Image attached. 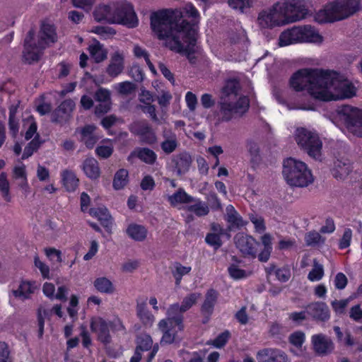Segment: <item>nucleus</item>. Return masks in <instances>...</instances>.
<instances>
[{"label":"nucleus","mask_w":362,"mask_h":362,"mask_svg":"<svg viewBox=\"0 0 362 362\" xmlns=\"http://www.w3.org/2000/svg\"><path fill=\"white\" fill-rule=\"evenodd\" d=\"M109 5H100L94 11L93 16L97 21H105L107 23H114L118 21L115 16L108 14Z\"/></svg>","instance_id":"obj_40"},{"label":"nucleus","mask_w":362,"mask_h":362,"mask_svg":"<svg viewBox=\"0 0 362 362\" xmlns=\"http://www.w3.org/2000/svg\"><path fill=\"white\" fill-rule=\"evenodd\" d=\"M131 129L134 134L141 136L146 143L153 144L156 141L155 133L145 121L134 122Z\"/></svg>","instance_id":"obj_23"},{"label":"nucleus","mask_w":362,"mask_h":362,"mask_svg":"<svg viewBox=\"0 0 362 362\" xmlns=\"http://www.w3.org/2000/svg\"><path fill=\"white\" fill-rule=\"evenodd\" d=\"M164 198L173 207L181 209L182 206L188 204L189 202L192 200V197L188 194L182 188H179L173 194L165 193Z\"/></svg>","instance_id":"obj_22"},{"label":"nucleus","mask_w":362,"mask_h":362,"mask_svg":"<svg viewBox=\"0 0 362 362\" xmlns=\"http://www.w3.org/2000/svg\"><path fill=\"white\" fill-rule=\"evenodd\" d=\"M0 191L2 197L6 202H11V197L10 196V185L7 179V175L5 173L0 174Z\"/></svg>","instance_id":"obj_49"},{"label":"nucleus","mask_w":362,"mask_h":362,"mask_svg":"<svg viewBox=\"0 0 362 362\" xmlns=\"http://www.w3.org/2000/svg\"><path fill=\"white\" fill-rule=\"evenodd\" d=\"M258 362H287L288 356L284 351L278 349L267 348L257 351Z\"/></svg>","instance_id":"obj_19"},{"label":"nucleus","mask_w":362,"mask_h":362,"mask_svg":"<svg viewBox=\"0 0 362 362\" xmlns=\"http://www.w3.org/2000/svg\"><path fill=\"white\" fill-rule=\"evenodd\" d=\"M324 275L323 266L314 261L313 269L309 272L308 279L311 281H320Z\"/></svg>","instance_id":"obj_52"},{"label":"nucleus","mask_w":362,"mask_h":362,"mask_svg":"<svg viewBox=\"0 0 362 362\" xmlns=\"http://www.w3.org/2000/svg\"><path fill=\"white\" fill-rule=\"evenodd\" d=\"M361 1L362 0H334L315 14V21L323 23L346 18L361 9Z\"/></svg>","instance_id":"obj_6"},{"label":"nucleus","mask_w":362,"mask_h":362,"mask_svg":"<svg viewBox=\"0 0 362 362\" xmlns=\"http://www.w3.org/2000/svg\"><path fill=\"white\" fill-rule=\"evenodd\" d=\"M305 241L308 246H317L323 244L325 238L317 231H310L305 236Z\"/></svg>","instance_id":"obj_50"},{"label":"nucleus","mask_w":362,"mask_h":362,"mask_svg":"<svg viewBox=\"0 0 362 362\" xmlns=\"http://www.w3.org/2000/svg\"><path fill=\"white\" fill-rule=\"evenodd\" d=\"M308 315L320 321H327L330 317L327 305L324 303H314L307 307Z\"/></svg>","instance_id":"obj_25"},{"label":"nucleus","mask_w":362,"mask_h":362,"mask_svg":"<svg viewBox=\"0 0 362 362\" xmlns=\"http://www.w3.org/2000/svg\"><path fill=\"white\" fill-rule=\"evenodd\" d=\"M132 156H136L143 162L148 164H153L157 156L155 152L147 148H141L136 149L131 155Z\"/></svg>","instance_id":"obj_43"},{"label":"nucleus","mask_w":362,"mask_h":362,"mask_svg":"<svg viewBox=\"0 0 362 362\" xmlns=\"http://www.w3.org/2000/svg\"><path fill=\"white\" fill-rule=\"evenodd\" d=\"M257 23L262 28H272L288 24L279 2L262 10L258 15Z\"/></svg>","instance_id":"obj_10"},{"label":"nucleus","mask_w":362,"mask_h":362,"mask_svg":"<svg viewBox=\"0 0 362 362\" xmlns=\"http://www.w3.org/2000/svg\"><path fill=\"white\" fill-rule=\"evenodd\" d=\"M126 233L131 239L141 242L146 238L148 230L142 225L130 223L126 229Z\"/></svg>","instance_id":"obj_28"},{"label":"nucleus","mask_w":362,"mask_h":362,"mask_svg":"<svg viewBox=\"0 0 362 362\" xmlns=\"http://www.w3.org/2000/svg\"><path fill=\"white\" fill-rule=\"evenodd\" d=\"M90 329L98 335V339L107 343L110 340L109 324L100 317H94L90 320Z\"/></svg>","instance_id":"obj_21"},{"label":"nucleus","mask_w":362,"mask_h":362,"mask_svg":"<svg viewBox=\"0 0 362 362\" xmlns=\"http://www.w3.org/2000/svg\"><path fill=\"white\" fill-rule=\"evenodd\" d=\"M129 173L126 169L122 168L117 170L114 176L112 186L115 189H121L128 183Z\"/></svg>","instance_id":"obj_45"},{"label":"nucleus","mask_w":362,"mask_h":362,"mask_svg":"<svg viewBox=\"0 0 362 362\" xmlns=\"http://www.w3.org/2000/svg\"><path fill=\"white\" fill-rule=\"evenodd\" d=\"M75 103L71 100H66L63 101L58 108L52 114V120L62 122L66 120L73 111Z\"/></svg>","instance_id":"obj_26"},{"label":"nucleus","mask_w":362,"mask_h":362,"mask_svg":"<svg viewBox=\"0 0 362 362\" xmlns=\"http://www.w3.org/2000/svg\"><path fill=\"white\" fill-rule=\"evenodd\" d=\"M220 117L214 121L212 117H208L211 123L215 126L221 122H228L235 115H241L249 108V99L240 93V85L236 79L226 81L221 89L220 96Z\"/></svg>","instance_id":"obj_3"},{"label":"nucleus","mask_w":362,"mask_h":362,"mask_svg":"<svg viewBox=\"0 0 362 362\" xmlns=\"http://www.w3.org/2000/svg\"><path fill=\"white\" fill-rule=\"evenodd\" d=\"M93 125H87L81 129V141L88 148H93L99 139V136L95 133Z\"/></svg>","instance_id":"obj_34"},{"label":"nucleus","mask_w":362,"mask_h":362,"mask_svg":"<svg viewBox=\"0 0 362 362\" xmlns=\"http://www.w3.org/2000/svg\"><path fill=\"white\" fill-rule=\"evenodd\" d=\"M311 342L315 352L320 356L330 354L334 348L332 341L323 334L313 335Z\"/></svg>","instance_id":"obj_18"},{"label":"nucleus","mask_w":362,"mask_h":362,"mask_svg":"<svg viewBox=\"0 0 362 362\" xmlns=\"http://www.w3.org/2000/svg\"><path fill=\"white\" fill-rule=\"evenodd\" d=\"M34 264L37 268L43 279L49 278V267L45 262L41 261L37 255L34 257Z\"/></svg>","instance_id":"obj_58"},{"label":"nucleus","mask_w":362,"mask_h":362,"mask_svg":"<svg viewBox=\"0 0 362 362\" xmlns=\"http://www.w3.org/2000/svg\"><path fill=\"white\" fill-rule=\"evenodd\" d=\"M293 136L298 146L310 157L316 160L321 158L322 143L316 132L305 127H297Z\"/></svg>","instance_id":"obj_8"},{"label":"nucleus","mask_w":362,"mask_h":362,"mask_svg":"<svg viewBox=\"0 0 362 362\" xmlns=\"http://www.w3.org/2000/svg\"><path fill=\"white\" fill-rule=\"evenodd\" d=\"M58 36L54 25L42 23L39 34L37 43L42 48H46L57 41Z\"/></svg>","instance_id":"obj_20"},{"label":"nucleus","mask_w":362,"mask_h":362,"mask_svg":"<svg viewBox=\"0 0 362 362\" xmlns=\"http://www.w3.org/2000/svg\"><path fill=\"white\" fill-rule=\"evenodd\" d=\"M94 288L100 293L111 294L115 291L113 283L107 277L96 278L93 281Z\"/></svg>","instance_id":"obj_38"},{"label":"nucleus","mask_w":362,"mask_h":362,"mask_svg":"<svg viewBox=\"0 0 362 362\" xmlns=\"http://www.w3.org/2000/svg\"><path fill=\"white\" fill-rule=\"evenodd\" d=\"M137 346L136 349L141 353L144 351L149 350L153 344V341L149 335H141L137 339Z\"/></svg>","instance_id":"obj_55"},{"label":"nucleus","mask_w":362,"mask_h":362,"mask_svg":"<svg viewBox=\"0 0 362 362\" xmlns=\"http://www.w3.org/2000/svg\"><path fill=\"white\" fill-rule=\"evenodd\" d=\"M82 170L91 180H97L100 177V170L98 161L94 158H87L82 164Z\"/></svg>","instance_id":"obj_27"},{"label":"nucleus","mask_w":362,"mask_h":362,"mask_svg":"<svg viewBox=\"0 0 362 362\" xmlns=\"http://www.w3.org/2000/svg\"><path fill=\"white\" fill-rule=\"evenodd\" d=\"M188 211L194 213L197 216H206L209 212V208L206 203L192 197V200L186 206Z\"/></svg>","instance_id":"obj_32"},{"label":"nucleus","mask_w":362,"mask_h":362,"mask_svg":"<svg viewBox=\"0 0 362 362\" xmlns=\"http://www.w3.org/2000/svg\"><path fill=\"white\" fill-rule=\"evenodd\" d=\"M172 163L174 170L177 175H180L188 171L191 164V159L188 155L180 154L175 156Z\"/></svg>","instance_id":"obj_33"},{"label":"nucleus","mask_w":362,"mask_h":362,"mask_svg":"<svg viewBox=\"0 0 362 362\" xmlns=\"http://www.w3.org/2000/svg\"><path fill=\"white\" fill-rule=\"evenodd\" d=\"M124 67L125 54L123 51L116 50L110 55L106 73L109 76L116 78L123 72Z\"/></svg>","instance_id":"obj_17"},{"label":"nucleus","mask_w":362,"mask_h":362,"mask_svg":"<svg viewBox=\"0 0 362 362\" xmlns=\"http://www.w3.org/2000/svg\"><path fill=\"white\" fill-rule=\"evenodd\" d=\"M336 117L349 132L362 136V110L351 105H343L336 112Z\"/></svg>","instance_id":"obj_9"},{"label":"nucleus","mask_w":362,"mask_h":362,"mask_svg":"<svg viewBox=\"0 0 362 362\" xmlns=\"http://www.w3.org/2000/svg\"><path fill=\"white\" fill-rule=\"evenodd\" d=\"M13 178L18 181V187L22 191L27 194L30 191L29 185L27 179L26 167L23 163L15 165L12 170Z\"/></svg>","instance_id":"obj_24"},{"label":"nucleus","mask_w":362,"mask_h":362,"mask_svg":"<svg viewBox=\"0 0 362 362\" xmlns=\"http://www.w3.org/2000/svg\"><path fill=\"white\" fill-rule=\"evenodd\" d=\"M113 152V145L110 142H107L99 145L96 149V154L103 158L110 157Z\"/></svg>","instance_id":"obj_54"},{"label":"nucleus","mask_w":362,"mask_h":362,"mask_svg":"<svg viewBox=\"0 0 362 362\" xmlns=\"http://www.w3.org/2000/svg\"><path fill=\"white\" fill-rule=\"evenodd\" d=\"M40 142L39 140V135L35 136V138L25 146L23 153L22 155V159L25 160L30 157L34 152H35L40 147Z\"/></svg>","instance_id":"obj_51"},{"label":"nucleus","mask_w":362,"mask_h":362,"mask_svg":"<svg viewBox=\"0 0 362 362\" xmlns=\"http://www.w3.org/2000/svg\"><path fill=\"white\" fill-rule=\"evenodd\" d=\"M207 244L217 249L221 247L222 243L218 233H209L205 238Z\"/></svg>","instance_id":"obj_63"},{"label":"nucleus","mask_w":362,"mask_h":362,"mask_svg":"<svg viewBox=\"0 0 362 362\" xmlns=\"http://www.w3.org/2000/svg\"><path fill=\"white\" fill-rule=\"evenodd\" d=\"M136 315L145 325L151 326L155 321V317L148 310L145 301L138 302L136 305Z\"/></svg>","instance_id":"obj_30"},{"label":"nucleus","mask_w":362,"mask_h":362,"mask_svg":"<svg viewBox=\"0 0 362 362\" xmlns=\"http://www.w3.org/2000/svg\"><path fill=\"white\" fill-rule=\"evenodd\" d=\"M282 174L291 187H306L314 182V177L307 164L293 158L284 160Z\"/></svg>","instance_id":"obj_7"},{"label":"nucleus","mask_w":362,"mask_h":362,"mask_svg":"<svg viewBox=\"0 0 362 362\" xmlns=\"http://www.w3.org/2000/svg\"><path fill=\"white\" fill-rule=\"evenodd\" d=\"M226 219L233 227L240 228L247 224L232 205L226 207Z\"/></svg>","instance_id":"obj_41"},{"label":"nucleus","mask_w":362,"mask_h":362,"mask_svg":"<svg viewBox=\"0 0 362 362\" xmlns=\"http://www.w3.org/2000/svg\"><path fill=\"white\" fill-rule=\"evenodd\" d=\"M260 241L263 246V249L261 250L258 255L259 261L266 262L269 260L271 253L272 252V240L273 237L270 233H264L260 237Z\"/></svg>","instance_id":"obj_29"},{"label":"nucleus","mask_w":362,"mask_h":362,"mask_svg":"<svg viewBox=\"0 0 362 362\" xmlns=\"http://www.w3.org/2000/svg\"><path fill=\"white\" fill-rule=\"evenodd\" d=\"M325 70L301 69L296 71L289 80L290 86L296 91L306 90L314 99L319 100L317 92L322 91Z\"/></svg>","instance_id":"obj_5"},{"label":"nucleus","mask_w":362,"mask_h":362,"mask_svg":"<svg viewBox=\"0 0 362 362\" xmlns=\"http://www.w3.org/2000/svg\"><path fill=\"white\" fill-rule=\"evenodd\" d=\"M350 172V165L347 162L337 160L334 164L332 174L337 179H342Z\"/></svg>","instance_id":"obj_48"},{"label":"nucleus","mask_w":362,"mask_h":362,"mask_svg":"<svg viewBox=\"0 0 362 362\" xmlns=\"http://www.w3.org/2000/svg\"><path fill=\"white\" fill-rule=\"evenodd\" d=\"M45 253L51 261H55L59 263L62 262V252L55 248H45Z\"/></svg>","instance_id":"obj_62"},{"label":"nucleus","mask_w":362,"mask_h":362,"mask_svg":"<svg viewBox=\"0 0 362 362\" xmlns=\"http://www.w3.org/2000/svg\"><path fill=\"white\" fill-rule=\"evenodd\" d=\"M170 271L175 280L176 285L178 286L182 277L191 272L192 267L189 265H182L180 262H175L170 267Z\"/></svg>","instance_id":"obj_37"},{"label":"nucleus","mask_w":362,"mask_h":362,"mask_svg":"<svg viewBox=\"0 0 362 362\" xmlns=\"http://www.w3.org/2000/svg\"><path fill=\"white\" fill-rule=\"evenodd\" d=\"M234 241L237 248L243 255L255 257L258 243L251 235L240 233L235 236Z\"/></svg>","instance_id":"obj_14"},{"label":"nucleus","mask_w":362,"mask_h":362,"mask_svg":"<svg viewBox=\"0 0 362 362\" xmlns=\"http://www.w3.org/2000/svg\"><path fill=\"white\" fill-rule=\"evenodd\" d=\"M33 36L34 33L29 31L25 39L23 58L29 64L38 61L45 49V48L41 47L39 43L36 44L33 42Z\"/></svg>","instance_id":"obj_15"},{"label":"nucleus","mask_w":362,"mask_h":362,"mask_svg":"<svg viewBox=\"0 0 362 362\" xmlns=\"http://www.w3.org/2000/svg\"><path fill=\"white\" fill-rule=\"evenodd\" d=\"M183 13L188 17H199L197 9L191 3L181 9H163L151 16V27L153 34L170 50L185 55L191 62V55L196 51L197 29L182 19Z\"/></svg>","instance_id":"obj_1"},{"label":"nucleus","mask_w":362,"mask_h":362,"mask_svg":"<svg viewBox=\"0 0 362 362\" xmlns=\"http://www.w3.org/2000/svg\"><path fill=\"white\" fill-rule=\"evenodd\" d=\"M255 0H228L229 6L243 13L254 6Z\"/></svg>","instance_id":"obj_46"},{"label":"nucleus","mask_w":362,"mask_h":362,"mask_svg":"<svg viewBox=\"0 0 362 362\" xmlns=\"http://www.w3.org/2000/svg\"><path fill=\"white\" fill-rule=\"evenodd\" d=\"M163 137L165 140L160 144L162 150L168 154L173 153L178 145L176 135L171 132H164Z\"/></svg>","instance_id":"obj_39"},{"label":"nucleus","mask_w":362,"mask_h":362,"mask_svg":"<svg viewBox=\"0 0 362 362\" xmlns=\"http://www.w3.org/2000/svg\"><path fill=\"white\" fill-rule=\"evenodd\" d=\"M200 297V293H192L183 298L180 305L175 303L168 306L166 317L158 323V328L163 334L161 344H170L175 341L177 333L185 327L183 313L195 305Z\"/></svg>","instance_id":"obj_2"},{"label":"nucleus","mask_w":362,"mask_h":362,"mask_svg":"<svg viewBox=\"0 0 362 362\" xmlns=\"http://www.w3.org/2000/svg\"><path fill=\"white\" fill-rule=\"evenodd\" d=\"M350 302V298L342 300H334L332 301L331 305L334 313L341 315L345 313V310Z\"/></svg>","instance_id":"obj_56"},{"label":"nucleus","mask_w":362,"mask_h":362,"mask_svg":"<svg viewBox=\"0 0 362 362\" xmlns=\"http://www.w3.org/2000/svg\"><path fill=\"white\" fill-rule=\"evenodd\" d=\"M228 271L230 276L235 280L246 278L249 275V273L243 269H241L236 264H231L228 268Z\"/></svg>","instance_id":"obj_57"},{"label":"nucleus","mask_w":362,"mask_h":362,"mask_svg":"<svg viewBox=\"0 0 362 362\" xmlns=\"http://www.w3.org/2000/svg\"><path fill=\"white\" fill-rule=\"evenodd\" d=\"M218 298V293L211 289L206 294L204 302L202 307V311L205 315H211L214 310V305Z\"/></svg>","instance_id":"obj_42"},{"label":"nucleus","mask_w":362,"mask_h":362,"mask_svg":"<svg viewBox=\"0 0 362 362\" xmlns=\"http://www.w3.org/2000/svg\"><path fill=\"white\" fill-rule=\"evenodd\" d=\"M62 183L66 191L74 192L78 186L79 180L71 170H65L62 173Z\"/></svg>","instance_id":"obj_36"},{"label":"nucleus","mask_w":362,"mask_h":362,"mask_svg":"<svg viewBox=\"0 0 362 362\" xmlns=\"http://www.w3.org/2000/svg\"><path fill=\"white\" fill-rule=\"evenodd\" d=\"M299 43L322 44L324 38L319 31L310 25L296 26Z\"/></svg>","instance_id":"obj_16"},{"label":"nucleus","mask_w":362,"mask_h":362,"mask_svg":"<svg viewBox=\"0 0 362 362\" xmlns=\"http://www.w3.org/2000/svg\"><path fill=\"white\" fill-rule=\"evenodd\" d=\"M250 219L255 226V231L258 233H263L266 230L264 221L261 216L257 215H250Z\"/></svg>","instance_id":"obj_59"},{"label":"nucleus","mask_w":362,"mask_h":362,"mask_svg":"<svg viewBox=\"0 0 362 362\" xmlns=\"http://www.w3.org/2000/svg\"><path fill=\"white\" fill-rule=\"evenodd\" d=\"M296 26L283 31L279 37L278 45L279 47H286L291 45L298 44Z\"/></svg>","instance_id":"obj_31"},{"label":"nucleus","mask_w":362,"mask_h":362,"mask_svg":"<svg viewBox=\"0 0 362 362\" xmlns=\"http://www.w3.org/2000/svg\"><path fill=\"white\" fill-rule=\"evenodd\" d=\"M109 13L115 16L118 21L113 23L125 25L129 28L136 27L138 24L136 15L132 6L128 3H117L109 5Z\"/></svg>","instance_id":"obj_11"},{"label":"nucleus","mask_w":362,"mask_h":362,"mask_svg":"<svg viewBox=\"0 0 362 362\" xmlns=\"http://www.w3.org/2000/svg\"><path fill=\"white\" fill-rule=\"evenodd\" d=\"M112 88L118 94L125 96L131 95L136 90L135 84L127 81L117 83Z\"/></svg>","instance_id":"obj_47"},{"label":"nucleus","mask_w":362,"mask_h":362,"mask_svg":"<svg viewBox=\"0 0 362 362\" xmlns=\"http://www.w3.org/2000/svg\"><path fill=\"white\" fill-rule=\"evenodd\" d=\"M349 317L354 322L362 323V308L360 305H356L351 308L349 312Z\"/></svg>","instance_id":"obj_61"},{"label":"nucleus","mask_w":362,"mask_h":362,"mask_svg":"<svg viewBox=\"0 0 362 362\" xmlns=\"http://www.w3.org/2000/svg\"><path fill=\"white\" fill-rule=\"evenodd\" d=\"M95 98L98 102H111L110 92L106 88H100L96 91Z\"/></svg>","instance_id":"obj_64"},{"label":"nucleus","mask_w":362,"mask_h":362,"mask_svg":"<svg viewBox=\"0 0 362 362\" xmlns=\"http://www.w3.org/2000/svg\"><path fill=\"white\" fill-rule=\"evenodd\" d=\"M305 335L301 331H296L291 334L288 337L289 342L296 348L300 349L305 342Z\"/></svg>","instance_id":"obj_53"},{"label":"nucleus","mask_w":362,"mask_h":362,"mask_svg":"<svg viewBox=\"0 0 362 362\" xmlns=\"http://www.w3.org/2000/svg\"><path fill=\"white\" fill-rule=\"evenodd\" d=\"M90 214L100 221L101 224L109 231L112 227V220L105 208H94L90 209Z\"/></svg>","instance_id":"obj_35"},{"label":"nucleus","mask_w":362,"mask_h":362,"mask_svg":"<svg viewBox=\"0 0 362 362\" xmlns=\"http://www.w3.org/2000/svg\"><path fill=\"white\" fill-rule=\"evenodd\" d=\"M322 91L317 92L320 101L329 102L349 99L356 95V88L344 76L325 70Z\"/></svg>","instance_id":"obj_4"},{"label":"nucleus","mask_w":362,"mask_h":362,"mask_svg":"<svg viewBox=\"0 0 362 362\" xmlns=\"http://www.w3.org/2000/svg\"><path fill=\"white\" fill-rule=\"evenodd\" d=\"M90 57L97 63L103 61L107 57V51L98 41L94 42L88 47Z\"/></svg>","instance_id":"obj_44"},{"label":"nucleus","mask_w":362,"mask_h":362,"mask_svg":"<svg viewBox=\"0 0 362 362\" xmlns=\"http://www.w3.org/2000/svg\"><path fill=\"white\" fill-rule=\"evenodd\" d=\"M0 362H12L9 347L4 341H0Z\"/></svg>","instance_id":"obj_60"},{"label":"nucleus","mask_w":362,"mask_h":362,"mask_svg":"<svg viewBox=\"0 0 362 362\" xmlns=\"http://www.w3.org/2000/svg\"><path fill=\"white\" fill-rule=\"evenodd\" d=\"M40 284L35 281L21 280L16 288L9 293V297L13 296L22 301L29 300L38 291Z\"/></svg>","instance_id":"obj_13"},{"label":"nucleus","mask_w":362,"mask_h":362,"mask_svg":"<svg viewBox=\"0 0 362 362\" xmlns=\"http://www.w3.org/2000/svg\"><path fill=\"white\" fill-rule=\"evenodd\" d=\"M279 3L287 23L303 19L308 15V11L302 0H286Z\"/></svg>","instance_id":"obj_12"}]
</instances>
